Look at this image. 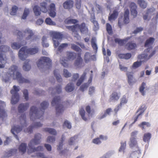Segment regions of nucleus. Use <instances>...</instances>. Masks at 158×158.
<instances>
[{"label":"nucleus","mask_w":158,"mask_h":158,"mask_svg":"<svg viewBox=\"0 0 158 158\" xmlns=\"http://www.w3.org/2000/svg\"><path fill=\"white\" fill-rule=\"evenodd\" d=\"M7 116L2 106H0V117L3 118Z\"/></svg>","instance_id":"09e8293b"},{"label":"nucleus","mask_w":158,"mask_h":158,"mask_svg":"<svg viewBox=\"0 0 158 158\" xmlns=\"http://www.w3.org/2000/svg\"><path fill=\"white\" fill-rule=\"evenodd\" d=\"M68 44L67 43H63L62 44L60 45L58 48V51L61 52H62L63 49L68 47Z\"/></svg>","instance_id":"bf43d9fd"},{"label":"nucleus","mask_w":158,"mask_h":158,"mask_svg":"<svg viewBox=\"0 0 158 158\" xmlns=\"http://www.w3.org/2000/svg\"><path fill=\"white\" fill-rule=\"evenodd\" d=\"M142 61H136L132 65V67L133 68H136L141 65L142 64Z\"/></svg>","instance_id":"774afa93"},{"label":"nucleus","mask_w":158,"mask_h":158,"mask_svg":"<svg viewBox=\"0 0 158 158\" xmlns=\"http://www.w3.org/2000/svg\"><path fill=\"white\" fill-rule=\"evenodd\" d=\"M90 21L93 23L94 25V30L96 31L99 28V25L97 21L95 20V18L94 16H92L90 19Z\"/></svg>","instance_id":"7c9ffc66"},{"label":"nucleus","mask_w":158,"mask_h":158,"mask_svg":"<svg viewBox=\"0 0 158 158\" xmlns=\"http://www.w3.org/2000/svg\"><path fill=\"white\" fill-rule=\"evenodd\" d=\"M137 142L136 140V138L135 137H131L129 143L130 147L131 148H132L137 146Z\"/></svg>","instance_id":"c9c22d12"},{"label":"nucleus","mask_w":158,"mask_h":158,"mask_svg":"<svg viewBox=\"0 0 158 158\" xmlns=\"http://www.w3.org/2000/svg\"><path fill=\"white\" fill-rule=\"evenodd\" d=\"M40 105L41 107L40 110L35 106H33L31 107L30 112L31 119L33 120L36 118H40L43 116L44 110L48 107L49 104L48 102L44 101L41 103Z\"/></svg>","instance_id":"f03ea898"},{"label":"nucleus","mask_w":158,"mask_h":158,"mask_svg":"<svg viewBox=\"0 0 158 158\" xmlns=\"http://www.w3.org/2000/svg\"><path fill=\"white\" fill-rule=\"evenodd\" d=\"M33 10L36 16H39L40 15V11L41 10L38 6L37 5L35 6L33 8Z\"/></svg>","instance_id":"ea45409f"},{"label":"nucleus","mask_w":158,"mask_h":158,"mask_svg":"<svg viewBox=\"0 0 158 158\" xmlns=\"http://www.w3.org/2000/svg\"><path fill=\"white\" fill-rule=\"evenodd\" d=\"M38 51L39 48L37 47L27 49V46H24L19 50L18 56L20 59L24 60L27 57L28 54L34 55L38 53Z\"/></svg>","instance_id":"20e7f679"},{"label":"nucleus","mask_w":158,"mask_h":158,"mask_svg":"<svg viewBox=\"0 0 158 158\" xmlns=\"http://www.w3.org/2000/svg\"><path fill=\"white\" fill-rule=\"evenodd\" d=\"M45 22L47 24L51 25H54L56 24L50 18H47L45 20Z\"/></svg>","instance_id":"680f3d73"},{"label":"nucleus","mask_w":158,"mask_h":158,"mask_svg":"<svg viewBox=\"0 0 158 158\" xmlns=\"http://www.w3.org/2000/svg\"><path fill=\"white\" fill-rule=\"evenodd\" d=\"M18 9V8L15 6H14L12 7L11 11L10 12V14L11 15H15Z\"/></svg>","instance_id":"338daca9"},{"label":"nucleus","mask_w":158,"mask_h":158,"mask_svg":"<svg viewBox=\"0 0 158 158\" xmlns=\"http://www.w3.org/2000/svg\"><path fill=\"white\" fill-rule=\"evenodd\" d=\"M106 30L109 35H111L113 33V30L111 26L110 23H107L106 24Z\"/></svg>","instance_id":"a18cd8bd"},{"label":"nucleus","mask_w":158,"mask_h":158,"mask_svg":"<svg viewBox=\"0 0 158 158\" xmlns=\"http://www.w3.org/2000/svg\"><path fill=\"white\" fill-rule=\"evenodd\" d=\"M74 89V84L72 83L68 84L65 87V90L68 92H70L72 91Z\"/></svg>","instance_id":"473e14b6"},{"label":"nucleus","mask_w":158,"mask_h":158,"mask_svg":"<svg viewBox=\"0 0 158 158\" xmlns=\"http://www.w3.org/2000/svg\"><path fill=\"white\" fill-rule=\"evenodd\" d=\"M155 39L153 37H150L146 41L144 46L145 47H148L145 50V52H149L152 48V45L154 42Z\"/></svg>","instance_id":"1a4fd4ad"},{"label":"nucleus","mask_w":158,"mask_h":158,"mask_svg":"<svg viewBox=\"0 0 158 158\" xmlns=\"http://www.w3.org/2000/svg\"><path fill=\"white\" fill-rule=\"evenodd\" d=\"M28 103H21L18 106V111L19 113H22L26 110L29 107Z\"/></svg>","instance_id":"4be33fe9"},{"label":"nucleus","mask_w":158,"mask_h":158,"mask_svg":"<svg viewBox=\"0 0 158 158\" xmlns=\"http://www.w3.org/2000/svg\"><path fill=\"white\" fill-rule=\"evenodd\" d=\"M51 104L52 106H56V110L57 114L62 113L64 110V107L61 104V99L59 96L54 97L51 102Z\"/></svg>","instance_id":"39448f33"},{"label":"nucleus","mask_w":158,"mask_h":158,"mask_svg":"<svg viewBox=\"0 0 158 158\" xmlns=\"http://www.w3.org/2000/svg\"><path fill=\"white\" fill-rule=\"evenodd\" d=\"M79 114L81 115L82 118L84 121H86L87 120V118L85 117V111L84 109L81 108L79 110Z\"/></svg>","instance_id":"8fccbe9b"},{"label":"nucleus","mask_w":158,"mask_h":158,"mask_svg":"<svg viewBox=\"0 0 158 158\" xmlns=\"http://www.w3.org/2000/svg\"><path fill=\"white\" fill-rule=\"evenodd\" d=\"M71 48L72 49L77 52H81V48L74 44H71Z\"/></svg>","instance_id":"5fc2aeb1"},{"label":"nucleus","mask_w":158,"mask_h":158,"mask_svg":"<svg viewBox=\"0 0 158 158\" xmlns=\"http://www.w3.org/2000/svg\"><path fill=\"white\" fill-rule=\"evenodd\" d=\"M55 137L52 136H49L47 139V142L48 143H53L55 141Z\"/></svg>","instance_id":"69168bd1"},{"label":"nucleus","mask_w":158,"mask_h":158,"mask_svg":"<svg viewBox=\"0 0 158 158\" xmlns=\"http://www.w3.org/2000/svg\"><path fill=\"white\" fill-rule=\"evenodd\" d=\"M121 146L119 148V151L120 152L123 151L125 149L126 146V142L125 141L121 143Z\"/></svg>","instance_id":"052dcab7"},{"label":"nucleus","mask_w":158,"mask_h":158,"mask_svg":"<svg viewBox=\"0 0 158 158\" xmlns=\"http://www.w3.org/2000/svg\"><path fill=\"white\" fill-rule=\"evenodd\" d=\"M44 131L49 134L53 135H55L57 134V132L56 130L53 128H45L44 129Z\"/></svg>","instance_id":"72a5a7b5"},{"label":"nucleus","mask_w":158,"mask_h":158,"mask_svg":"<svg viewBox=\"0 0 158 158\" xmlns=\"http://www.w3.org/2000/svg\"><path fill=\"white\" fill-rule=\"evenodd\" d=\"M19 91L18 87L15 85H14L13 89L10 90V93L12 94L11 100V103L12 104H15L19 102V96L18 92Z\"/></svg>","instance_id":"6e6552de"},{"label":"nucleus","mask_w":158,"mask_h":158,"mask_svg":"<svg viewBox=\"0 0 158 158\" xmlns=\"http://www.w3.org/2000/svg\"><path fill=\"white\" fill-rule=\"evenodd\" d=\"M78 20L76 19H69V18L66 19L64 22L65 23L67 24H75L78 23Z\"/></svg>","instance_id":"a19ab883"},{"label":"nucleus","mask_w":158,"mask_h":158,"mask_svg":"<svg viewBox=\"0 0 158 158\" xmlns=\"http://www.w3.org/2000/svg\"><path fill=\"white\" fill-rule=\"evenodd\" d=\"M118 56L120 59L128 60L131 58V55L130 53H120L118 55Z\"/></svg>","instance_id":"c756f323"},{"label":"nucleus","mask_w":158,"mask_h":158,"mask_svg":"<svg viewBox=\"0 0 158 158\" xmlns=\"http://www.w3.org/2000/svg\"><path fill=\"white\" fill-rule=\"evenodd\" d=\"M74 65L77 68H81L83 67L85 64L82 58L77 59L74 61Z\"/></svg>","instance_id":"2eb2a0df"},{"label":"nucleus","mask_w":158,"mask_h":158,"mask_svg":"<svg viewBox=\"0 0 158 158\" xmlns=\"http://www.w3.org/2000/svg\"><path fill=\"white\" fill-rule=\"evenodd\" d=\"M40 10L44 13H46L48 11L47 3L46 2H43L40 4Z\"/></svg>","instance_id":"2f4dec72"},{"label":"nucleus","mask_w":158,"mask_h":158,"mask_svg":"<svg viewBox=\"0 0 158 158\" xmlns=\"http://www.w3.org/2000/svg\"><path fill=\"white\" fill-rule=\"evenodd\" d=\"M9 48L7 46L2 45L0 47V49H2V50H1V52H0V62L1 63H5L6 61L5 58L3 57L2 52L7 51L9 50Z\"/></svg>","instance_id":"ddd939ff"},{"label":"nucleus","mask_w":158,"mask_h":158,"mask_svg":"<svg viewBox=\"0 0 158 158\" xmlns=\"http://www.w3.org/2000/svg\"><path fill=\"white\" fill-rule=\"evenodd\" d=\"M131 37H127L124 39H121L118 38H116L114 40L115 43L118 44L120 46H123L126 42L130 39Z\"/></svg>","instance_id":"f3484780"},{"label":"nucleus","mask_w":158,"mask_h":158,"mask_svg":"<svg viewBox=\"0 0 158 158\" xmlns=\"http://www.w3.org/2000/svg\"><path fill=\"white\" fill-rule=\"evenodd\" d=\"M17 151V149H11L7 153L6 156L7 157L10 156L16 153Z\"/></svg>","instance_id":"4d7b16f0"},{"label":"nucleus","mask_w":158,"mask_h":158,"mask_svg":"<svg viewBox=\"0 0 158 158\" xmlns=\"http://www.w3.org/2000/svg\"><path fill=\"white\" fill-rule=\"evenodd\" d=\"M73 2L72 0H67L63 4V6L65 9H70L73 6Z\"/></svg>","instance_id":"5701e85b"},{"label":"nucleus","mask_w":158,"mask_h":158,"mask_svg":"<svg viewBox=\"0 0 158 158\" xmlns=\"http://www.w3.org/2000/svg\"><path fill=\"white\" fill-rule=\"evenodd\" d=\"M138 3L142 8H145L147 6V3L143 0H138Z\"/></svg>","instance_id":"c03bdc74"},{"label":"nucleus","mask_w":158,"mask_h":158,"mask_svg":"<svg viewBox=\"0 0 158 158\" xmlns=\"http://www.w3.org/2000/svg\"><path fill=\"white\" fill-rule=\"evenodd\" d=\"M156 51L154 50L152 52L150 55L148 56V55L145 54H142L139 55L138 56V58L140 60H142V61H145L151 58L155 53Z\"/></svg>","instance_id":"f8f14e48"},{"label":"nucleus","mask_w":158,"mask_h":158,"mask_svg":"<svg viewBox=\"0 0 158 158\" xmlns=\"http://www.w3.org/2000/svg\"><path fill=\"white\" fill-rule=\"evenodd\" d=\"M18 67L14 65L11 66L8 69V71L3 78V81L5 82L9 81L11 78L17 79L19 83H29L30 81L22 77L20 73L17 71Z\"/></svg>","instance_id":"f257e3e1"},{"label":"nucleus","mask_w":158,"mask_h":158,"mask_svg":"<svg viewBox=\"0 0 158 158\" xmlns=\"http://www.w3.org/2000/svg\"><path fill=\"white\" fill-rule=\"evenodd\" d=\"M76 26H78V27L81 33L87 32L88 31V28L86 27L85 24L84 23H81L80 25L76 24Z\"/></svg>","instance_id":"cd10ccee"},{"label":"nucleus","mask_w":158,"mask_h":158,"mask_svg":"<svg viewBox=\"0 0 158 158\" xmlns=\"http://www.w3.org/2000/svg\"><path fill=\"white\" fill-rule=\"evenodd\" d=\"M56 8L55 4L51 3L49 8V14L50 16L54 18L56 15Z\"/></svg>","instance_id":"a211bd4d"},{"label":"nucleus","mask_w":158,"mask_h":158,"mask_svg":"<svg viewBox=\"0 0 158 158\" xmlns=\"http://www.w3.org/2000/svg\"><path fill=\"white\" fill-rule=\"evenodd\" d=\"M151 137V134L150 133H147L144 134L143 140L144 142H149Z\"/></svg>","instance_id":"58836bf2"},{"label":"nucleus","mask_w":158,"mask_h":158,"mask_svg":"<svg viewBox=\"0 0 158 158\" xmlns=\"http://www.w3.org/2000/svg\"><path fill=\"white\" fill-rule=\"evenodd\" d=\"M96 39L95 37H93L91 40V45L93 49L96 52L98 50V47L96 44Z\"/></svg>","instance_id":"4c0bfd02"},{"label":"nucleus","mask_w":158,"mask_h":158,"mask_svg":"<svg viewBox=\"0 0 158 158\" xmlns=\"http://www.w3.org/2000/svg\"><path fill=\"white\" fill-rule=\"evenodd\" d=\"M107 139L106 136H104L102 135H99V137L94 139L92 140V142L96 144H99L101 143V140H106Z\"/></svg>","instance_id":"6ab92c4d"},{"label":"nucleus","mask_w":158,"mask_h":158,"mask_svg":"<svg viewBox=\"0 0 158 158\" xmlns=\"http://www.w3.org/2000/svg\"><path fill=\"white\" fill-rule=\"evenodd\" d=\"M53 40H60L62 38V35L59 33L54 32L53 34Z\"/></svg>","instance_id":"37998d69"},{"label":"nucleus","mask_w":158,"mask_h":158,"mask_svg":"<svg viewBox=\"0 0 158 158\" xmlns=\"http://www.w3.org/2000/svg\"><path fill=\"white\" fill-rule=\"evenodd\" d=\"M42 126V124L40 123H35L29 126L27 130L25 131L26 132L31 133L32 132V129L34 128H38Z\"/></svg>","instance_id":"dca6fc26"},{"label":"nucleus","mask_w":158,"mask_h":158,"mask_svg":"<svg viewBox=\"0 0 158 158\" xmlns=\"http://www.w3.org/2000/svg\"><path fill=\"white\" fill-rule=\"evenodd\" d=\"M127 101L128 100L126 98V96L124 95L121 99L120 103L119 104L122 106L123 105L127 103Z\"/></svg>","instance_id":"6e6d98bb"},{"label":"nucleus","mask_w":158,"mask_h":158,"mask_svg":"<svg viewBox=\"0 0 158 158\" xmlns=\"http://www.w3.org/2000/svg\"><path fill=\"white\" fill-rule=\"evenodd\" d=\"M27 144L25 143H22L19 146V152L22 154L25 153L26 151Z\"/></svg>","instance_id":"f704fd0d"},{"label":"nucleus","mask_w":158,"mask_h":158,"mask_svg":"<svg viewBox=\"0 0 158 158\" xmlns=\"http://www.w3.org/2000/svg\"><path fill=\"white\" fill-rule=\"evenodd\" d=\"M52 64V61L50 59L45 56L41 57L37 63V66L39 68H43L46 66L51 67Z\"/></svg>","instance_id":"0eeeda50"},{"label":"nucleus","mask_w":158,"mask_h":158,"mask_svg":"<svg viewBox=\"0 0 158 158\" xmlns=\"http://www.w3.org/2000/svg\"><path fill=\"white\" fill-rule=\"evenodd\" d=\"M86 73V72H84L80 78L78 79L76 83V85L77 86H79L84 81V80L85 79Z\"/></svg>","instance_id":"c85d7f7f"},{"label":"nucleus","mask_w":158,"mask_h":158,"mask_svg":"<svg viewBox=\"0 0 158 158\" xmlns=\"http://www.w3.org/2000/svg\"><path fill=\"white\" fill-rule=\"evenodd\" d=\"M29 12L30 11L29 9L25 8L23 15L22 17V19H25L27 16L29 14Z\"/></svg>","instance_id":"13d9d810"},{"label":"nucleus","mask_w":158,"mask_h":158,"mask_svg":"<svg viewBox=\"0 0 158 158\" xmlns=\"http://www.w3.org/2000/svg\"><path fill=\"white\" fill-rule=\"evenodd\" d=\"M41 135L39 133H37L35 135L34 138L31 140L28 144V148L27 152L30 154L35 152L43 151L44 148L42 146H39L36 148L33 147L35 145L39 144L40 142Z\"/></svg>","instance_id":"7ed1b4c3"},{"label":"nucleus","mask_w":158,"mask_h":158,"mask_svg":"<svg viewBox=\"0 0 158 158\" xmlns=\"http://www.w3.org/2000/svg\"><path fill=\"white\" fill-rule=\"evenodd\" d=\"M24 35L25 36H27V37H26V39L27 40L31 39L34 35L32 31L28 29H26L24 32Z\"/></svg>","instance_id":"393cba45"},{"label":"nucleus","mask_w":158,"mask_h":158,"mask_svg":"<svg viewBox=\"0 0 158 158\" xmlns=\"http://www.w3.org/2000/svg\"><path fill=\"white\" fill-rule=\"evenodd\" d=\"M23 69L25 71H28L31 69V66L29 65L28 62H25L24 64L23 65Z\"/></svg>","instance_id":"0e129e2a"},{"label":"nucleus","mask_w":158,"mask_h":158,"mask_svg":"<svg viewBox=\"0 0 158 158\" xmlns=\"http://www.w3.org/2000/svg\"><path fill=\"white\" fill-rule=\"evenodd\" d=\"M145 86L146 83L144 82H143L142 83L141 86L139 87V92L141 93L142 95H145L144 89L145 88Z\"/></svg>","instance_id":"864d4df0"},{"label":"nucleus","mask_w":158,"mask_h":158,"mask_svg":"<svg viewBox=\"0 0 158 158\" xmlns=\"http://www.w3.org/2000/svg\"><path fill=\"white\" fill-rule=\"evenodd\" d=\"M129 11L128 9H127L124 14L123 21L125 24L128 23L130 20L129 19Z\"/></svg>","instance_id":"bb28decb"},{"label":"nucleus","mask_w":158,"mask_h":158,"mask_svg":"<svg viewBox=\"0 0 158 158\" xmlns=\"http://www.w3.org/2000/svg\"><path fill=\"white\" fill-rule=\"evenodd\" d=\"M129 7L131 9V14L134 16V17H136L137 15V12L136 10L137 6L136 4L133 2H131L130 4Z\"/></svg>","instance_id":"4468645a"},{"label":"nucleus","mask_w":158,"mask_h":158,"mask_svg":"<svg viewBox=\"0 0 158 158\" xmlns=\"http://www.w3.org/2000/svg\"><path fill=\"white\" fill-rule=\"evenodd\" d=\"M118 14V12L117 10H114L112 14H110L108 18V20L111 22L115 20L117 18Z\"/></svg>","instance_id":"412c9836"},{"label":"nucleus","mask_w":158,"mask_h":158,"mask_svg":"<svg viewBox=\"0 0 158 158\" xmlns=\"http://www.w3.org/2000/svg\"><path fill=\"white\" fill-rule=\"evenodd\" d=\"M47 37L44 36L42 39V44L43 47L47 48L49 46V44L47 43Z\"/></svg>","instance_id":"79ce46f5"},{"label":"nucleus","mask_w":158,"mask_h":158,"mask_svg":"<svg viewBox=\"0 0 158 158\" xmlns=\"http://www.w3.org/2000/svg\"><path fill=\"white\" fill-rule=\"evenodd\" d=\"M147 109L146 105L145 104H143L141 106L136 112V113L139 112V113L134 118V121L132 123V124H134L136 121H137L139 117L141 116L144 112Z\"/></svg>","instance_id":"9d476101"},{"label":"nucleus","mask_w":158,"mask_h":158,"mask_svg":"<svg viewBox=\"0 0 158 158\" xmlns=\"http://www.w3.org/2000/svg\"><path fill=\"white\" fill-rule=\"evenodd\" d=\"M58 72V71L57 70H55L54 71V75L56 77L58 82H61L62 81V79L60 75L59 74L57 73Z\"/></svg>","instance_id":"49530a36"},{"label":"nucleus","mask_w":158,"mask_h":158,"mask_svg":"<svg viewBox=\"0 0 158 158\" xmlns=\"http://www.w3.org/2000/svg\"><path fill=\"white\" fill-rule=\"evenodd\" d=\"M20 120L22 121H23V124H22L21 126H14L12 127L11 130V133L14 135L15 136V138L18 140L19 139V137L17 135L15 134V132L18 133L22 130L23 127L24 126H27L26 116L25 114H23L21 115L20 117Z\"/></svg>","instance_id":"423d86ee"},{"label":"nucleus","mask_w":158,"mask_h":158,"mask_svg":"<svg viewBox=\"0 0 158 158\" xmlns=\"http://www.w3.org/2000/svg\"><path fill=\"white\" fill-rule=\"evenodd\" d=\"M67 61V60H65V57H62L60 60V63L64 67H67L68 66V64L66 62Z\"/></svg>","instance_id":"603ef678"},{"label":"nucleus","mask_w":158,"mask_h":158,"mask_svg":"<svg viewBox=\"0 0 158 158\" xmlns=\"http://www.w3.org/2000/svg\"><path fill=\"white\" fill-rule=\"evenodd\" d=\"M66 56L68 60H73L75 57V53L73 52H68Z\"/></svg>","instance_id":"e433bc0d"},{"label":"nucleus","mask_w":158,"mask_h":158,"mask_svg":"<svg viewBox=\"0 0 158 158\" xmlns=\"http://www.w3.org/2000/svg\"><path fill=\"white\" fill-rule=\"evenodd\" d=\"M120 97L119 94L117 92H114L110 96L109 101L111 102L113 101H117L119 99Z\"/></svg>","instance_id":"aec40b11"},{"label":"nucleus","mask_w":158,"mask_h":158,"mask_svg":"<svg viewBox=\"0 0 158 158\" xmlns=\"http://www.w3.org/2000/svg\"><path fill=\"white\" fill-rule=\"evenodd\" d=\"M144 126H146L147 127H149L151 126V124L149 122H143L139 125V127L143 130L145 129Z\"/></svg>","instance_id":"de8ad7c7"},{"label":"nucleus","mask_w":158,"mask_h":158,"mask_svg":"<svg viewBox=\"0 0 158 158\" xmlns=\"http://www.w3.org/2000/svg\"><path fill=\"white\" fill-rule=\"evenodd\" d=\"M89 86V84L85 83L80 86V89L81 91L83 92L87 89Z\"/></svg>","instance_id":"e2e57ef3"},{"label":"nucleus","mask_w":158,"mask_h":158,"mask_svg":"<svg viewBox=\"0 0 158 158\" xmlns=\"http://www.w3.org/2000/svg\"><path fill=\"white\" fill-rule=\"evenodd\" d=\"M127 49L129 51L135 49L137 47L136 43L133 41H131L128 42L126 44Z\"/></svg>","instance_id":"a878e982"},{"label":"nucleus","mask_w":158,"mask_h":158,"mask_svg":"<svg viewBox=\"0 0 158 158\" xmlns=\"http://www.w3.org/2000/svg\"><path fill=\"white\" fill-rule=\"evenodd\" d=\"M23 44H21L19 43H14L11 45V47L12 48L18 49Z\"/></svg>","instance_id":"3c124183"},{"label":"nucleus","mask_w":158,"mask_h":158,"mask_svg":"<svg viewBox=\"0 0 158 158\" xmlns=\"http://www.w3.org/2000/svg\"><path fill=\"white\" fill-rule=\"evenodd\" d=\"M133 73L132 72H128L127 73L128 82L130 85H132L135 82L133 81Z\"/></svg>","instance_id":"b1692460"},{"label":"nucleus","mask_w":158,"mask_h":158,"mask_svg":"<svg viewBox=\"0 0 158 158\" xmlns=\"http://www.w3.org/2000/svg\"><path fill=\"white\" fill-rule=\"evenodd\" d=\"M84 59L85 63H87L91 60L94 61L96 60L95 56L94 55H92L90 53L88 52L85 53Z\"/></svg>","instance_id":"9b49d317"}]
</instances>
